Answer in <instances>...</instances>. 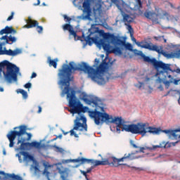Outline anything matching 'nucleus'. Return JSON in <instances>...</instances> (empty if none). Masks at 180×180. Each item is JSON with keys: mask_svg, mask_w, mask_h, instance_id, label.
Wrapping results in <instances>:
<instances>
[{"mask_svg": "<svg viewBox=\"0 0 180 180\" xmlns=\"http://www.w3.org/2000/svg\"><path fill=\"white\" fill-rule=\"evenodd\" d=\"M109 70V63L103 60V62L94 69L88 65L86 63L82 62L77 65L74 62L69 63V65L63 64L61 69L59 70L58 77L60 78L59 85L65 86L62 91L61 96L67 95V98L69 99V106L71 109L69 110L72 115H79L85 113L89 110V108L84 106L81 102L77 100L75 96V91L70 87L71 82V74L75 71H82L84 74H88L89 78L96 82L98 85H105L110 78H112L110 75L108 76L106 71Z\"/></svg>", "mask_w": 180, "mask_h": 180, "instance_id": "1", "label": "nucleus"}, {"mask_svg": "<svg viewBox=\"0 0 180 180\" xmlns=\"http://www.w3.org/2000/svg\"><path fill=\"white\" fill-rule=\"evenodd\" d=\"M79 98L82 101H84L86 105H93L96 108L94 110H89V115L91 119H94L95 124L99 126L103 123H115L117 124L116 131L120 133V129L122 131H127L132 134H141V136H146L147 133L150 134H160L161 129L149 127L148 123L139 122L137 124H125L126 121L122 118V117H115L113 118L112 115H110L105 112L103 107L99 106L102 104L101 98L94 96H88L84 92H82L79 95Z\"/></svg>", "mask_w": 180, "mask_h": 180, "instance_id": "2", "label": "nucleus"}, {"mask_svg": "<svg viewBox=\"0 0 180 180\" xmlns=\"http://www.w3.org/2000/svg\"><path fill=\"white\" fill-rule=\"evenodd\" d=\"M162 67H158L156 72V77H158V81L160 84H164L166 89H168L171 86V84L174 85H179L180 82V78L174 79V73L176 72V69H172L171 68V64L165 63L162 62ZM172 74V75H171Z\"/></svg>", "mask_w": 180, "mask_h": 180, "instance_id": "3", "label": "nucleus"}, {"mask_svg": "<svg viewBox=\"0 0 180 180\" xmlns=\"http://www.w3.org/2000/svg\"><path fill=\"white\" fill-rule=\"evenodd\" d=\"M19 71V68L8 60H4L0 63V78H2L3 72L4 78L8 84H11L12 81L15 82L18 81Z\"/></svg>", "mask_w": 180, "mask_h": 180, "instance_id": "4", "label": "nucleus"}, {"mask_svg": "<svg viewBox=\"0 0 180 180\" xmlns=\"http://www.w3.org/2000/svg\"><path fill=\"white\" fill-rule=\"evenodd\" d=\"M27 127L26 125H20L13 128V131H10L6 135L8 141H10L9 147L12 148L15 146V139L18 137V140H22V136L27 134V138L25 139V141H29L32 139V134L26 132Z\"/></svg>", "mask_w": 180, "mask_h": 180, "instance_id": "5", "label": "nucleus"}, {"mask_svg": "<svg viewBox=\"0 0 180 180\" xmlns=\"http://www.w3.org/2000/svg\"><path fill=\"white\" fill-rule=\"evenodd\" d=\"M77 131H88V124H86V117L84 115H79L77 117L74 121V127L73 129L70 131L64 132V136H67L68 133H70V136H74L76 139H78L79 136L78 134L75 133Z\"/></svg>", "mask_w": 180, "mask_h": 180, "instance_id": "6", "label": "nucleus"}, {"mask_svg": "<svg viewBox=\"0 0 180 180\" xmlns=\"http://www.w3.org/2000/svg\"><path fill=\"white\" fill-rule=\"evenodd\" d=\"M65 162H81V164H92L94 165V167H98L99 165H108L109 164V159H105V160H95L94 159H87L79 157L77 159L66 160Z\"/></svg>", "mask_w": 180, "mask_h": 180, "instance_id": "7", "label": "nucleus"}, {"mask_svg": "<svg viewBox=\"0 0 180 180\" xmlns=\"http://www.w3.org/2000/svg\"><path fill=\"white\" fill-rule=\"evenodd\" d=\"M112 162L109 161V164L108 165H112V167H119L120 165H126V164H120L119 162H123L124 161L128 160L131 161L133 160H136V157H134V153H125L124 157L118 159L115 157H112Z\"/></svg>", "mask_w": 180, "mask_h": 180, "instance_id": "8", "label": "nucleus"}, {"mask_svg": "<svg viewBox=\"0 0 180 180\" xmlns=\"http://www.w3.org/2000/svg\"><path fill=\"white\" fill-rule=\"evenodd\" d=\"M26 141V139H18V141L17 142L18 146L20 144L19 146V150H25L26 148L29 147H34V148L40 149L41 148V143L37 142V141H32V142H25Z\"/></svg>", "mask_w": 180, "mask_h": 180, "instance_id": "9", "label": "nucleus"}, {"mask_svg": "<svg viewBox=\"0 0 180 180\" xmlns=\"http://www.w3.org/2000/svg\"><path fill=\"white\" fill-rule=\"evenodd\" d=\"M136 56H140L145 63H148L149 64H152L153 67L155 68V70H158V67H162V61L161 60H157L155 58H150V56H146L145 54L143 53V51H139L138 53H136Z\"/></svg>", "mask_w": 180, "mask_h": 180, "instance_id": "10", "label": "nucleus"}, {"mask_svg": "<svg viewBox=\"0 0 180 180\" xmlns=\"http://www.w3.org/2000/svg\"><path fill=\"white\" fill-rule=\"evenodd\" d=\"M153 50H155L156 53H158V54H162V56L166 57V58H174L175 57L180 58V49L176 52H172L171 53L162 50V46H154Z\"/></svg>", "mask_w": 180, "mask_h": 180, "instance_id": "11", "label": "nucleus"}, {"mask_svg": "<svg viewBox=\"0 0 180 180\" xmlns=\"http://www.w3.org/2000/svg\"><path fill=\"white\" fill-rule=\"evenodd\" d=\"M130 37L132 40V41H134V43H135L136 44V46H138V47H141V49H146L147 50H150V51H155V50L154 49V47H158V46L157 45H150L148 42L147 41H137V39H136V38H134V34H130Z\"/></svg>", "mask_w": 180, "mask_h": 180, "instance_id": "12", "label": "nucleus"}, {"mask_svg": "<svg viewBox=\"0 0 180 180\" xmlns=\"http://www.w3.org/2000/svg\"><path fill=\"white\" fill-rule=\"evenodd\" d=\"M25 27L27 29H32L33 27H36L37 32L39 34L43 33V27L39 25V22L35 20H32L30 17L27 20V25H25Z\"/></svg>", "mask_w": 180, "mask_h": 180, "instance_id": "13", "label": "nucleus"}, {"mask_svg": "<svg viewBox=\"0 0 180 180\" xmlns=\"http://www.w3.org/2000/svg\"><path fill=\"white\" fill-rule=\"evenodd\" d=\"M23 180L22 176L15 174H6L4 171H0V180Z\"/></svg>", "mask_w": 180, "mask_h": 180, "instance_id": "14", "label": "nucleus"}, {"mask_svg": "<svg viewBox=\"0 0 180 180\" xmlns=\"http://www.w3.org/2000/svg\"><path fill=\"white\" fill-rule=\"evenodd\" d=\"M22 50L19 49H16L14 51H12V49L8 50H2V44H0V56H11L12 57H15V56H18V54H21Z\"/></svg>", "mask_w": 180, "mask_h": 180, "instance_id": "15", "label": "nucleus"}, {"mask_svg": "<svg viewBox=\"0 0 180 180\" xmlns=\"http://www.w3.org/2000/svg\"><path fill=\"white\" fill-rule=\"evenodd\" d=\"M103 37L104 40H108L111 44H120V43H122L121 39L117 38V37L115 36L113 34L104 33Z\"/></svg>", "mask_w": 180, "mask_h": 180, "instance_id": "16", "label": "nucleus"}, {"mask_svg": "<svg viewBox=\"0 0 180 180\" xmlns=\"http://www.w3.org/2000/svg\"><path fill=\"white\" fill-rule=\"evenodd\" d=\"M145 18L146 19H150V20H153V22H155L158 20V16H160V13H156L154 11L146 10L143 13Z\"/></svg>", "mask_w": 180, "mask_h": 180, "instance_id": "17", "label": "nucleus"}, {"mask_svg": "<svg viewBox=\"0 0 180 180\" xmlns=\"http://www.w3.org/2000/svg\"><path fill=\"white\" fill-rule=\"evenodd\" d=\"M62 29L64 32H69L70 36H73L75 39H77V32L74 30V27L70 23H66L62 26Z\"/></svg>", "mask_w": 180, "mask_h": 180, "instance_id": "18", "label": "nucleus"}, {"mask_svg": "<svg viewBox=\"0 0 180 180\" xmlns=\"http://www.w3.org/2000/svg\"><path fill=\"white\" fill-rule=\"evenodd\" d=\"M58 174L60 175V178L62 180H67L68 178V175H70V172H68V169L65 168V169H58Z\"/></svg>", "mask_w": 180, "mask_h": 180, "instance_id": "19", "label": "nucleus"}, {"mask_svg": "<svg viewBox=\"0 0 180 180\" xmlns=\"http://www.w3.org/2000/svg\"><path fill=\"white\" fill-rule=\"evenodd\" d=\"M163 133H165V134H167V136L171 138L174 137V139H178V134H176V130H172V129H165L162 131Z\"/></svg>", "mask_w": 180, "mask_h": 180, "instance_id": "20", "label": "nucleus"}, {"mask_svg": "<svg viewBox=\"0 0 180 180\" xmlns=\"http://www.w3.org/2000/svg\"><path fill=\"white\" fill-rule=\"evenodd\" d=\"M100 44L102 46L104 51H106L107 53H108V54H110V53H112V51L110 50V44H108L105 42V41L101 40Z\"/></svg>", "mask_w": 180, "mask_h": 180, "instance_id": "21", "label": "nucleus"}, {"mask_svg": "<svg viewBox=\"0 0 180 180\" xmlns=\"http://www.w3.org/2000/svg\"><path fill=\"white\" fill-rule=\"evenodd\" d=\"M83 8L84 12L86 13H89L91 12V1L90 0H84L83 2Z\"/></svg>", "mask_w": 180, "mask_h": 180, "instance_id": "22", "label": "nucleus"}, {"mask_svg": "<svg viewBox=\"0 0 180 180\" xmlns=\"http://www.w3.org/2000/svg\"><path fill=\"white\" fill-rule=\"evenodd\" d=\"M135 5L134 7V11H140L141 8H143V3L141 2V0H135Z\"/></svg>", "mask_w": 180, "mask_h": 180, "instance_id": "23", "label": "nucleus"}, {"mask_svg": "<svg viewBox=\"0 0 180 180\" xmlns=\"http://www.w3.org/2000/svg\"><path fill=\"white\" fill-rule=\"evenodd\" d=\"M48 61L49 63V65H52L53 68H57V61H58V59L56 58L54 60H51V58H49Z\"/></svg>", "mask_w": 180, "mask_h": 180, "instance_id": "24", "label": "nucleus"}, {"mask_svg": "<svg viewBox=\"0 0 180 180\" xmlns=\"http://www.w3.org/2000/svg\"><path fill=\"white\" fill-rule=\"evenodd\" d=\"M17 94H21V95H22V98L24 99H27V91L22 89H19L17 90Z\"/></svg>", "mask_w": 180, "mask_h": 180, "instance_id": "25", "label": "nucleus"}, {"mask_svg": "<svg viewBox=\"0 0 180 180\" xmlns=\"http://www.w3.org/2000/svg\"><path fill=\"white\" fill-rule=\"evenodd\" d=\"M5 28L7 34H11V33H13V34H16V30L13 27L6 26Z\"/></svg>", "mask_w": 180, "mask_h": 180, "instance_id": "26", "label": "nucleus"}, {"mask_svg": "<svg viewBox=\"0 0 180 180\" xmlns=\"http://www.w3.org/2000/svg\"><path fill=\"white\" fill-rule=\"evenodd\" d=\"M124 23H131L133 22V18L130 15L125 14L123 18Z\"/></svg>", "mask_w": 180, "mask_h": 180, "instance_id": "27", "label": "nucleus"}, {"mask_svg": "<svg viewBox=\"0 0 180 180\" xmlns=\"http://www.w3.org/2000/svg\"><path fill=\"white\" fill-rule=\"evenodd\" d=\"M111 53H113L114 54H119L121 56L122 54V49L120 47H115L112 50H111Z\"/></svg>", "mask_w": 180, "mask_h": 180, "instance_id": "28", "label": "nucleus"}, {"mask_svg": "<svg viewBox=\"0 0 180 180\" xmlns=\"http://www.w3.org/2000/svg\"><path fill=\"white\" fill-rule=\"evenodd\" d=\"M161 146H160V145H155V146H153V147H148L146 146V150H157V148H161Z\"/></svg>", "mask_w": 180, "mask_h": 180, "instance_id": "29", "label": "nucleus"}, {"mask_svg": "<svg viewBox=\"0 0 180 180\" xmlns=\"http://www.w3.org/2000/svg\"><path fill=\"white\" fill-rule=\"evenodd\" d=\"M127 30L129 34H134V30H133V27L131 25H127Z\"/></svg>", "mask_w": 180, "mask_h": 180, "instance_id": "30", "label": "nucleus"}, {"mask_svg": "<svg viewBox=\"0 0 180 180\" xmlns=\"http://www.w3.org/2000/svg\"><path fill=\"white\" fill-rule=\"evenodd\" d=\"M44 175H46L47 179H50V172L47 170V168H45L43 172Z\"/></svg>", "mask_w": 180, "mask_h": 180, "instance_id": "31", "label": "nucleus"}, {"mask_svg": "<svg viewBox=\"0 0 180 180\" xmlns=\"http://www.w3.org/2000/svg\"><path fill=\"white\" fill-rule=\"evenodd\" d=\"M8 43L9 41H11L12 43H15L16 41V37H13L12 35H10L8 37Z\"/></svg>", "mask_w": 180, "mask_h": 180, "instance_id": "32", "label": "nucleus"}, {"mask_svg": "<svg viewBox=\"0 0 180 180\" xmlns=\"http://www.w3.org/2000/svg\"><path fill=\"white\" fill-rule=\"evenodd\" d=\"M1 40H6V44H12V43H9V40H8V35H4L1 37Z\"/></svg>", "mask_w": 180, "mask_h": 180, "instance_id": "33", "label": "nucleus"}, {"mask_svg": "<svg viewBox=\"0 0 180 180\" xmlns=\"http://www.w3.org/2000/svg\"><path fill=\"white\" fill-rule=\"evenodd\" d=\"M63 18L65 22H68V23H71V20H72L71 18L68 17L67 15H63Z\"/></svg>", "mask_w": 180, "mask_h": 180, "instance_id": "34", "label": "nucleus"}, {"mask_svg": "<svg viewBox=\"0 0 180 180\" xmlns=\"http://www.w3.org/2000/svg\"><path fill=\"white\" fill-rule=\"evenodd\" d=\"M22 155L24 156V158L25 160H28L29 156L30 155V154H29V153H27V152H23Z\"/></svg>", "mask_w": 180, "mask_h": 180, "instance_id": "35", "label": "nucleus"}, {"mask_svg": "<svg viewBox=\"0 0 180 180\" xmlns=\"http://www.w3.org/2000/svg\"><path fill=\"white\" fill-rule=\"evenodd\" d=\"M164 37H165L164 36H158V37H154V39L158 41H161V40H162Z\"/></svg>", "mask_w": 180, "mask_h": 180, "instance_id": "36", "label": "nucleus"}, {"mask_svg": "<svg viewBox=\"0 0 180 180\" xmlns=\"http://www.w3.org/2000/svg\"><path fill=\"white\" fill-rule=\"evenodd\" d=\"M134 86H136V88H138L139 89H141V87L143 86V83L139 82V84H134Z\"/></svg>", "mask_w": 180, "mask_h": 180, "instance_id": "37", "label": "nucleus"}, {"mask_svg": "<svg viewBox=\"0 0 180 180\" xmlns=\"http://www.w3.org/2000/svg\"><path fill=\"white\" fill-rule=\"evenodd\" d=\"M25 88H26V89H30V88H32V83L28 82L27 84H25L24 85Z\"/></svg>", "mask_w": 180, "mask_h": 180, "instance_id": "38", "label": "nucleus"}, {"mask_svg": "<svg viewBox=\"0 0 180 180\" xmlns=\"http://www.w3.org/2000/svg\"><path fill=\"white\" fill-rule=\"evenodd\" d=\"M165 148H171L172 146V143L169 142H165Z\"/></svg>", "mask_w": 180, "mask_h": 180, "instance_id": "39", "label": "nucleus"}, {"mask_svg": "<svg viewBox=\"0 0 180 180\" xmlns=\"http://www.w3.org/2000/svg\"><path fill=\"white\" fill-rule=\"evenodd\" d=\"M80 172H81V174H82L84 175V176H85L86 179H88V174H87L86 172H85L84 170H81Z\"/></svg>", "mask_w": 180, "mask_h": 180, "instance_id": "40", "label": "nucleus"}, {"mask_svg": "<svg viewBox=\"0 0 180 180\" xmlns=\"http://www.w3.org/2000/svg\"><path fill=\"white\" fill-rule=\"evenodd\" d=\"M13 15H15V13L13 12H12L11 15L7 18L8 22H9V20H12L13 19Z\"/></svg>", "mask_w": 180, "mask_h": 180, "instance_id": "41", "label": "nucleus"}, {"mask_svg": "<svg viewBox=\"0 0 180 180\" xmlns=\"http://www.w3.org/2000/svg\"><path fill=\"white\" fill-rule=\"evenodd\" d=\"M0 34L2 36V34H7L6 29L4 28L0 31Z\"/></svg>", "mask_w": 180, "mask_h": 180, "instance_id": "42", "label": "nucleus"}, {"mask_svg": "<svg viewBox=\"0 0 180 180\" xmlns=\"http://www.w3.org/2000/svg\"><path fill=\"white\" fill-rule=\"evenodd\" d=\"M160 148H165V141H163V142H161L160 144H159Z\"/></svg>", "mask_w": 180, "mask_h": 180, "instance_id": "43", "label": "nucleus"}, {"mask_svg": "<svg viewBox=\"0 0 180 180\" xmlns=\"http://www.w3.org/2000/svg\"><path fill=\"white\" fill-rule=\"evenodd\" d=\"M130 144L132 146V147H134V148H139V146H137V145H136L133 141H130Z\"/></svg>", "mask_w": 180, "mask_h": 180, "instance_id": "44", "label": "nucleus"}, {"mask_svg": "<svg viewBox=\"0 0 180 180\" xmlns=\"http://www.w3.org/2000/svg\"><path fill=\"white\" fill-rule=\"evenodd\" d=\"M57 150H58L59 153H63L64 151V149L63 148H59L58 146H55Z\"/></svg>", "mask_w": 180, "mask_h": 180, "instance_id": "45", "label": "nucleus"}, {"mask_svg": "<svg viewBox=\"0 0 180 180\" xmlns=\"http://www.w3.org/2000/svg\"><path fill=\"white\" fill-rule=\"evenodd\" d=\"M28 157V160H30V161H34V157H33L32 155H30Z\"/></svg>", "mask_w": 180, "mask_h": 180, "instance_id": "46", "label": "nucleus"}, {"mask_svg": "<svg viewBox=\"0 0 180 180\" xmlns=\"http://www.w3.org/2000/svg\"><path fill=\"white\" fill-rule=\"evenodd\" d=\"M120 0H111V2L112 3V4H115V5H117V4H119V1H120Z\"/></svg>", "mask_w": 180, "mask_h": 180, "instance_id": "47", "label": "nucleus"}, {"mask_svg": "<svg viewBox=\"0 0 180 180\" xmlns=\"http://www.w3.org/2000/svg\"><path fill=\"white\" fill-rule=\"evenodd\" d=\"M178 143H179V141H177L176 142H172V146L175 147V146H176V144H178Z\"/></svg>", "mask_w": 180, "mask_h": 180, "instance_id": "48", "label": "nucleus"}, {"mask_svg": "<svg viewBox=\"0 0 180 180\" xmlns=\"http://www.w3.org/2000/svg\"><path fill=\"white\" fill-rule=\"evenodd\" d=\"M144 150H147V147L144 148V147H141L140 148V153H144Z\"/></svg>", "mask_w": 180, "mask_h": 180, "instance_id": "49", "label": "nucleus"}, {"mask_svg": "<svg viewBox=\"0 0 180 180\" xmlns=\"http://www.w3.org/2000/svg\"><path fill=\"white\" fill-rule=\"evenodd\" d=\"M175 92H177V94H179V98H178V103H180V91L179 90H174Z\"/></svg>", "mask_w": 180, "mask_h": 180, "instance_id": "50", "label": "nucleus"}, {"mask_svg": "<svg viewBox=\"0 0 180 180\" xmlns=\"http://www.w3.org/2000/svg\"><path fill=\"white\" fill-rule=\"evenodd\" d=\"M172 91H174L175 92V90L170 89L166 94L164 95V96H168L169 94H171Z\"/></svg>", "mask_w": 180, "mask_h": 180, "instance_id": "51", "label": "nucleus"}, {"mask_svg": "<svg viewBox=\"0 0 180 180\" xmlns=\"http://www.w3.org/2000/svg\"><path fill=\"white\" fill-rule=\"evenodd\" d=\"M36 77H37V74H36V72H32L31 78H36Z\"/></svg>", "mask_w": 180, "mask_h": 180, "instance_id": "52", "label": "nucleus"}, {"mask_svg": "<svg viewBox=\"0 0 180 180\" xmlns=\"http://www.w3.org/2000/svg\"><path fill=\"white\" fill-rule=\"evenodd\" d=\"M92 172V167L87 169V170L86 171V174H90V172Z\"/></svg>", "mask_w": 180, "mask_h": 180, "instance_id": "53", "label": "nucleus"}, {"mask_svg": "<svg viewBox=\"0 0 180 180\" xmlns=\"http://www.w3.org/2000/svg\"><path fill=\"white\" fill-rule=\"evenodd\" d=\"M37 113H41V106H40V105L38 106Z\"/></svg>", "mask_w": 180, "mask_h": 180, "instance_id": "54", "label": "nucleus"}, {"mask_svg": "<svg viewBox=\"0 0 180 180\" xmlns=\"http://www.w3.org/2000/svg\"><path fill=\"white\" fill-rule=\"evenodd\" d=\"M86 39H87V40H94V38L91 37V35H88V36L86 37Z\"/></svg>", "mask_w": 180, "mask_h": 180, "instance_id": "55", "label": "nucleus"}, {"mask_svg": "<svg viewBox=\"0 0 180 180\" xmlns=\"http://www.w3.org/2000/svg\"><path fill=\"white\" fill-rule=\"evenodd\" d=\"M127 49H129V50H131V45L130 44H128L127 45Z\"/></svg>", "mask_w": 180, "mask_h": 180, "instance_id": "56", "label": "nucleus"}, {"mask_svg": "<svg viewBox=\"0 0 180 180\" xmlns=\"http://www.w3.org/2000/svg\"><path fill=\"white\" fill-rule=\"evenodd\" d=\"M40 5V0H37V4H34V6H37Z\"/></svg>", "mask_w": 180, "mask_h": 180, "instance_id": "57", "label": "nucleus"}, {"mask_svg": "<svg viewBox=\"0 0 180 180\" xmlns=\"http://www.w3.org/2000/svg\"><path fill=\"white\" fill-rule=\"evenodd\" d=\"M169 5L172 8V9H175V6H174V4L172 3H169Z\"/></svg>", "mask_w": 180, "mask_h": 180, "instance_id": "58", "label": "nucleus"}, {"mask_svg": "<svg viewBox=\"0 0 180 180\" xmlns=\"http://www.w3.org/2000/svg\"><path fill=\"white\" fill-rule=\"evenodd\" d=\"M95 63H96L97 64H99V59L96 58L95 59Z\"/></svg>", "mask_w": 180, "mask_h": 180, "instance_id": "59", "label": "nucleus"}, {"mask_svg": "<svg viewBox=\"0 0 180 180\" xmlns=\"http://www.w3.org/2000/svg\"><path fill=\"white\" fill-rule=\"evenodd\" d=\"M0 92H4V88L0 87Z\"/></svg>", "mask_w": 180, "mask_h": 180, "instance_id": "60", "label": "nucleus"}, {"mask_svg": "<svg viewBox=\"0 0 180 180\" xmlns=\"http://www.w3.org/2000/svg\"><path fill=\"white\" fill-rule=\"evenodd\" d=\"M82 37H83V39H84V40H86V38L85 37V35L83 34Z\"/></svg>", "mask_w": 180, "mask_h": 180, "instance_id": "61", "label": "nucleus"}, {"mask_svg": "<svg viewBox=\"0 0 180 180\" xmlns=\"http://www.w3.org/2000/svg\"><path fill=\"white\" fill-rule=\"evenodd\" d=\"M58 137V139H62L63 138V135H59L58 136H56Z\"/></svg>", "mask_w": 180, "mask_h": 180, "instance_id": "62", "label": "nucleus"}, {"mask_svg": "<svg viewBox=\"0 0 180 180\" xmlns=\"http://www.w3.org/2000/svg\"><path fill=\"white\" fill-rule=\"evenodd\" d=\"M58 139V137H56V138H54L53 140H52V141H56V140H57Z\"/></svg>", "mask_w": 180, "mask_h": 180, "instance_id": "63", "label": "nucleus"}, {"mask_svg": "<svg viewBox=\"0 0 180 180\" xmlns=\"http://www.w3.org/2000/svg\"><path fill=\"white\" fill-rule=\"evenodd\" d=\"M162 39L164 40V42H165V43H167V39H165V38H162Z\"/></svg>", "mask_w": 180, "mask_h": 180, "instance_id": "64", "label": "nucleus"}]
</instances>
